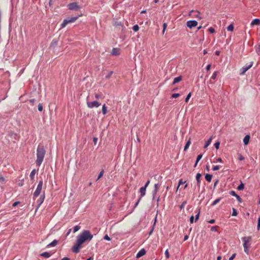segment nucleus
Here are the masks:
<instances>
[{"mask_svg": "<svg viewBox=\"0 0 260 260\" xmlns=\"http://www.w3.org/2000/svg\"><path fill=\"white\" fill-rule=\"evenodd\" d=\"M93 238L89 230H83L77 237L75 243L71 248L72 251L75 253L79 252L82 244L86 241H90Z\"/></svg>", "mask_w": 260, "mask_h": 260, "instance_id": "1", "label": "nucleus"}, {"mask_svg": "<svg viewBox=\"0 0 260 260\" xmlns=\"http://www.w3.org/2000/svg\"><path fill=\"white\" fill-rule=\"evenodd\" d=\"M46 151L43 146L39 145L37 149V160L36 161V165L39 167L42 163Z\"/></svg>", "mask_w": 260, "mask_h": 260, "instance_id": "2", "label": "nucleus"}, {"mask_svg": "<svg viewBox=\"0 0 260 260\" xmlns=\"http://www.w3.org/2000/svg\"><path fill=\"white\" fill-rule=\"evenodd\" d=\"M241 239L243 242L244 251L246 254H248L249 248L250 246V244L249 243L252 240V238L251 236L243 237Z\"/></svg>", "mask_w": 260, "mask_h": 260, "instance_id": "3", "label": "nucleus"}, {"mask_svg": "<svg viewBox=\"0 0 260 260\" xmlns=\"http://www.w3.org/2000/svg\"><path fill=\"white\" fill-rule=\"evenodd\" d=\"M81 15H79L78 16L72 17L71 18H67L63 20L62 23H61V27L64 28L65 27L67 24L69 23L74 22L77 19L79 18V16H81Z\"/></svg>", "mask_w": 260, "mask_h": 260, "instance_id": "4", "label": "nucleus"}, {"mask_svg": "<svg viewBox=\"0 0 260 260\" xmlns=\"http://www.w3.org/2000/svg\"><path fill=\"white\" fill-rule=\"evenodd\" d=\"M43 184V180H40L38 184L37 189L34 193L35 197H38L40 195L42 189Z\"/></svg>", "mask_w": 260, "mask_h": 260, "instance_id": "5", "label": "nucleus"}, {"mask_svg": "<svg viewBox=\"0 0 260 260\" xmlns=\"http://www.w3.org/2000/svg\"><path fill=\"white\" fill-rule=\"evenodd\" d=\"M101 105V104L98 101H93L92 102H87V106L89 108H93L94 107L98 108Z\"/></svg>", "mask_w": 260, "mask_h": 260, "instance_id": "6", "label": "nucleus"}, {"mask_svg": "<svg viewBox=\"0 0 260 260\" xmlns=\"http://www.w3.org/2000/svg\"><path fill=\"white\" fill-rule=\"evenodd\" d=\"M252 65H253V62H251L249 65L245 66L243 67V68H242L240 70L241 72H240V74L241 75H243L244 74H245L247 70H248L250 68L252 67Z\"/></svg>", "mask_w": 260, "mask_h": 260, "instance_id": "7", "label": "nucleus"}, {"mask_svg": "<svg viewBox=\"0 0 260 260\" xmlns=\"http://www.w3.org/2000/svg\"><path fill=\"white\" fill-rule=\"evenodd\" d=\"M186 25L187 27L191 28L193 27H196L198 25V22L196 20H189L187 21Z\"/></svg>", "mask_w": 260, "mask_h": 260, "instance_id": "8", "label": "nucleus"}, {"mask_svg": "<svg viewBox=\"0 0 260 260\" xmlns=\"http://www.w3.org/2000/svg\"><path fill=\"white\" fill-rule=\"evenodd\" d=\"M68 7L70 10H78L79 6L76 3H70L68 5Z\"/></svg>", "mask_w": 260, "mask_h": 260, "instance_id": "9", "label": "nucleus"}, {"mask_svg": "<svg viewBox=\"0 0 260 260\" xmlns=\"http://www.w3.org/2000/svg\"><path fill=\"white\" fill-rule=\"evenodd\" d=\"M146 253V251L144 248L141 249L138 251L136 255V258H139L144 256Z\"/></svg>", "mask_w": 260, "mask_h": 260, "instance_id": "10", "label": "nucleus"}, {"mask_svg": "<svg viewBox=\"0 0 260 260\" xmlns=\"http://www.w3.org/2000/svg\"><path fill=\"white\" fill-rule=\"evenodd\" d=\"M120 53V49L117 48H113L111 54L112 55H118Z\"/></svg>", "mask_w": 260, "mask_h": 260, "instance_id": "11", "label": "nucleus"}, {"mask_svg": "<svg viewBox=\"0 0 260 260\" xmlns=\"http://www.w3.org/2000/svg\"><path fill=\"white\" fill-rule=\"evenodd\" d=\"M51 255V253L47 251H45L40 254V256H43V257L46 258H49Z\"/></svg>", "mask_w": 260, "mask_h": 260, "instance_id": "12", "label": "nucleus"}, {"mask_svg": "<svg viewBox=\"0 0 260 260\" xmlns=\"http://www.w3.org/2000/svg\"><path fill=\"white\" fill-rule=\"evenodd\" d=\"M58 242V241L57 240H54L53 241H52L51 243H50L49 244L47 245V247H54L55 246Z\"/></svg>", "mask_w": 260, "mask_h": 260, "instance_id": "13", "label": "nucleus"}, {"mask_svg": "<svg viewBox=\"0 0 260 260\" xmlns=\"http://www.w3.org/2000/svg\"><path fill=\"white\" fill-rule=\"evenodd\" d=\"M201 174L200 173H197L196 175V180L197 181V185L199 187L200 186Z\"/></svg>", "mask_w": 260, "mask_h": 260, "instance_id": "14", "label": "nucleus"}, {"mask_svg": "<svg viewBox=\"0 0 260 260\" xmlns=\"http://www.w3.org/2000/svg\"><path fill=\"white\" fill-rule=\"evenodd\" d=\"M260 24V19H255L252 21L251 22V25H259Z\"/></svg>", "mask_w": 260, "mask_h": 260, "instance_id": "15", "label": "nucleus"}, {"mask_svg": "<svg viewBox=\"0 0 260 260\" xmlns=\"http://www.w3.org/2000/svg\"><path fill=\"white\" fill-rule=\"evenodd\" d=\"M250 140V136L249 135H246L243 139V143L244 145H246L249 143Z\"/></svg>", "mask_w": 260, "mask_h": 260, "instance_id": "16", "label": "nucleus"}, {"mask_svg": "<svg viewBox=\"0 0 260 260\" xmlns=\"http://www.w3.org/2000/svg\"><path fill=\"white\" fill-rule=\"evenodd\" d=\"M182 78L181 76L175 78L173 82V84H175L179 82L182 80Z\"/></svg>", "mask_w": 260, "mask_h": 260, "instance_id": "17", "label": "nucleus"}, {"mask_svg": "<svg viewBox=\"0 0 260 260\" xmlns=\"http://www.w3.org/2000/svg\"><path fill=\"white\" fill-rule=\"evenodd\" d=\"M146 188L144 187H142L140 189V192L141 193V196L143 197L145 195L146 193Z\"/></svg>", "mask_w": 260, "mask_h": 260, "instance_id": "18", "label": "nucleus"}, {"mask_svg": "<svg viewBox=\"0 0 260 260\" xmlns=\"http://www.w3.org/2000/svg\"><path fill=\"white\" fill-rule=\"evenodd\" d=\"M212 175H210V174H207L205 175V179H206V180L207 181L209 182H211V179H212Z\"/></svg>", "mask_w": 260, "mask_h": 260, "instance_id": "19", "label": "nucleus"}, {"mask_svg": "<svg viewBox=\"0 0 260 260\" xmlns=\"http://www.w3.org/2000/svg\"><path fill=\"white\" fill-rule=\"evenodd\" d=\"M212 137L210 138L208 140V141L206 142V143L205 144L204 148H206L208 147V146L211 144V143L212 142Z\"/></svg>", "mask_w": 260, "mask_h": 260, "instance_id": "20", "label": "nucleus"}, {"mask_svg": "<svg viewBox=\"0 0 260 260\" xmlns=\"http://www.w3.org/2000/svg\"><path fill=\"white\" fill-rule=\"evenodd\" d=\"M36 173V171L35 169H34L31 171L30 174V178L31 180H33L34 179L35 175Z\"/></svg>", "mask_w": 260, "mask_h": 260, "instance_id": "21", "label": "nucleus"}, {"mask_svg": "<svg viewBox=\"0 0 260 260\" xmlns=\"http://www.w3.org/2000/svg\"><path fill=\"white\" fill-rule=\"evenodd\" d=\"M202 156H203V155L202 154H199V155H198L197 156V160H196V163L194 164V167H196L198 162L200 160V159L202 158Z\"/></svg>", "mask_w": 260, "mask_h": 260, "instance_id": "22", "label": "nucleus"}, {"mask_svg": "<svg viewBox=\"0 0 260 260\" xmlns=\"http://www.w3.org/2000/svg\"><path fill=\"white\" fill-rule=\"evenodd\" d=\"M230 194L233 196H235V197H236V198L239 200L240 201V200L241 199L240 197H239V196H238V194H237L236 193V192L234 191H230Z\"/></svg>", "mask_w": 260, "mask_h": 260, "instance_id": "23", "label": "nucleus"}, {"mask_svg": "<svg viewBox=\"0 0 260 260\" xmlns=\"http://www.w3.org/2000/svg\"><path fill=\"white\" fill-rule=\"evenodd\" d=\"M190 139H189L188 140V141L186 142L185 146H184V151H186L188 148V147H189L190 145Z\"/></svg>", "mask_w": 260, "mask_h": 260, "instance_id": "24", "label": "nucleus"}, {"mask_svg": "<svg viewBox=\"0 0 260 260\" xmlns=\"http://www.w3.org/2000/svg\"><path fill=\"white\" fill-rule=\"evenodd\" d=\"M102 113L104 115H105L107 113V108L105 104H104L102 107Z\"/></svg>", "mask_w": 260, "mask_h": 260, "instance_id": "25", "label": "nucleus"}, {"mask_svg": "<svg viewBox=\"0 0 260 260\" xmlns=\"http://www.w3.org/2000/svg\"><path fill=\"white\" fill-rule=\"evenodd\" d=\"M219 228V226L216 225V226H212L211 227V231L212 232H217V229Z\"/></svg>", "mask_w": 260, "mask_h": 260, "instance_id": "26", "label": "nucleus"}, {"mask_svg": "<svg viewBox=\"0 0 260 260\" xmlns=\"http://www.w3.org/2000/svg\"><path fill=\"white\" fill-rule=\"evenodd\" d=\"M104 170H102L100 172V174H99V176H98V178H97V179H96V181H98V180H99L101 178H102V177H103V175H104Z\"/></svg>", "mask_w": 260, "mask_h": 260, "instance_id": "27", "label": "nucleus"}, {"mask_svg": "<svg viewBox=\"0 0 260 260\" xmlns=\"http://www.w3.org/2000/svg\"><path fill=\"white\" fill-rule=\"evenodd\" d=\"M244 188V185L243 183L241 182V183L238 186L237 189L239 190H242Z\"/></svg>", "mask_w": 260, "mask_h": 260, "instance_id": "28", "label": "nucleus"}, {"mask_svg": "<svg viewBox=\"0 0 260 260\" xmlns=\"http://www.w3.org/2000/svg\"><path fill=\"white\" fill-rule=\"evenodd\" d=\"M80 229V226L79 225H76L73 228V232L76 233L78 231H79Z\"/></svg>", "mask_w": 260, "mask_h": 260, "instance_id": "29", "label": "nucleus"}, {"mask_svg": "<svg viewBox=\"0 0 260 260\" xmlns=\"http://www.w3.org/2000/svg\"><path fill=\"white\" fill-rule=\"evenodd\" d=\"M218 72H214L213 74H212V76H211V80H215L216 78Z\"/></svg>", "mask_w": 260, "mask_h": 260, "instance_id": "30", "label": "nucleus"}, {"mask_svg": "<svg viewBox=\"0 0 260 260\" xmlns=\"http://www.w3.org/2000/svg\"><path fill=\"white\" fill-rule=\"evenodd\" d=\"M234 29V26L233 24H230L227 27V30L228 31H233Z\"/></svg>", "mask_w": 260, "mask_h": 260, "instance_id": "31", "label": "nucleus"}, {"mask_svg": "<svg viewBox=\"0 0 260 260\" xmlns=\"http://www.w3.org/2000/svg\"><path fill=\"white\" fill-rule=\"evenodd\" d=\"M187 202L184 201L180 206V210H182L184 209V207L186 205Z\"/></svg>", "mask_w": 260, "mask_h": 260, "instance_id": "32", "label": "nucleus"}, {"mask_svg": "<svg viewBox=\"0 0 260 260\" xmlns=\"http://www.w3.org/2000/svg\"><path fill=\"white\" fill-rule=\"evenodd\" d=\"M139 29V27L137 24L134 25L133 27V30L135 31H137Z\"/></svg>", "mask_w": 260, "mask_h": 260, "instance_id": "33", "label": "nucleus"}, {"mask_svg": "<svg viewBox=\"0 0 260 260\" xmlns=\"http://www.w3.org/2000/svg\"><path fill=\"white\" fill-rule=\"evenodd\" d=\"M103 239L105 240H107V241H111V238L107 235V234H106L104 236V238Z\"/></svg>", "mask_w": 260, "mask_h": 260, "instance_id": "34", "label": "nucleus"}, {"mask_svg": "<svg viewBox=\"0 0 260 260\" xmlns=\"http://www.w3.org/2000/svg\"><path fill=\"white\" fill-rule=\"evenodd\" d=\"M191 95V92H189L187 94V96H186V98H185V101L186 103H187L188 102V100H189Z\"/></svg>", "mask_w": 260, "mask_h": 260, "instance_id": "35", "label": "nucleus"}, {"mask_svg": "<svg viewBox=\"0 0 260 260\" xmlns=\"http://www.w3.org/2000/svg\"><path fill=\"white\" fill-rule=\"evenodd\" d=\"M260 229V216L258 218L257 220V230L259 231Z\"/></svg>", "mask_w": 260, "mask_h": 260, "instance_id": "36", "label": "nucleus"}, {"mask_svg": "<svg viewBox=\"0 0 260 260\" xmlns=\"http://www.w3.org/2000/svg\"><path fill=\"white\" fill-rule=\"evenodd\" d=\"M113 25L114 26H121V22L120 21H115L114 22Z\"/></svg>", "mask_w": 260, "mask_h": 260, "instance_id": "37", "label": "nucleus"}, {"mask_svg": "<svg viewBox=\"0 0 260 260\" xmlns=\"http://www.w3.org/2000/svg\"><path fill=\"white\" fill-rule=\"evenodd\" d=\"M167 27V24L166 23H164L163 24V29H162V34H164Z\"/></svg>", "mask_w": 260, "mask_h": 260, "instance_id": "38", "label": "nucleus"}, {"mask_svg": "<svg viewBox=\"0 0 260 260\" xmlns=\"http://www.w3.org/2000/svg\"><path fill=\"white\" fill-rule=\"evenodd\" d=\"M220 201V199H216L212 204V206H214L215 205H216V204H217L218 203H219Z\"/></svg>", "mask_w": 260, "mask_h": 260, "instance_id": "39", "label": "nucleus"}, {"mask_svg": "<svg viewBox=\"0 0 260 260\" xmlns=\"http://www.w3.org/2000/svg\"><path fill=\"white\" fill-rule=\"evenodd\" d=\"M185 182V181H183V180H182V179H180V180H179V184H178V186H177V190L178 189V188H179V186H180V185H181V184H182L184 183Z\"/></svg>", "mask_w": 260, "mask_h": 260, "instance_id": "40", "label": "nucleus"}, {"mask_svg": "<svg viewBox=\"0 0 260 260\" xmlns=\"http://www.w3.org/2000/svg\"><path fill=\"white\" fill-rule=\"evenodd\" d=\"M165 256L167 258H169L170 257V254H169V250L168 249H167L165 252Z\"/></svg>", "mask_w": 260, "mask_h": 260, "instance_id": "41", "label": "nucleus"}, {"mask_svg": "<svg viewBox=\"0 0 260 260\" xmlns=\"http://www.w3.org/2000/svg\"><path fill=\"white\" fill-rule=\"evenodd\" d=\"M200 212H198L197 214L196 215L194 222H197L198 220L200 217Z\"/></svg>", "mask_w": 260, "mask_h": 260, "instance_id": "42", "label": "nucleus"}, {"mask_svg": "<svg viewBox=\"0 0 260 260\" xmlns=\"http://www.w3.org/2000/svg\"><path fill=\"white\" fill-rule=\"evenodd\" d=\"M256 52L258 54L260 55V45H258L257 47L256 48Z\"/></svg>", "mask_w": 260, "mask_h": 260, "instance_id": "43", "label": "nucleus"}, {"mask_svg": "<svg viewBox=\"0 0 260 260\" xmlns=\"http://www.w3.org/2000/svg\"><path fill=\"white\" fill-rule=\"evenodd\" d=\"M219 145H220V142H218V141L216 142L214 144V146H215V147L216 148V149H219Z\"/></svg>", "mask_w": 260, "mask_h": 260, "instance_id": "44", "label": "nucleus"}, {"mask_svg": "<svg viewBox=\"0 0 260 260\" xmlns=\"http://www.w3.org/2000/svg\"><path fill=\"white\" fill-rule=\"evenodd\" d=\"M236 254H236V253H233V254L231 256V257H230V258H229V260H233V259L235 258V257H236Z\"/></svg>", "mask_w": 260, "mask_h": 260, "instance_id": "45", "label": "nucleus"}, {"mask_svg": "<svg viewBox=\"0 0 260 260\" xmlns=\"http://www.w3.org/2000/svg\"><path fill=\"white\" fill-rule=\"evenodd\" d=\"M245 159L244 157L241 154H238V159L240 160H243Z\"/></svg>", "mask_w": 260, "mask_h": 260, "instance_id": "46", "label": "nucleus"}, {"mask_svg": "<svg viewBox=\"0 0 260 260\" xmlns=\"http://www.w3.org/2000/svg\"><path fill=\"white\" fill-rule=\"evenodd\" d=\"M157 213L158 212H156V214L155 215V217L153 220V226H154L155 224H156V222L157 221Z\"/></svg>", "mask_w": 260, "mask_h": 260, "instance_id": "47", "label": "nucleus"}, {"mask_svg": "<svg viewBox=\"0 0 260 260\" xmlns=\"http://www.w3.org/2000/svg\"><path fill=\"white\" fill-rule=\"evenodd\" d=\"M179 96H180V94L179 93H173L172 95V98H177Z\"/></svg>", "mask_w": 260, "mask_h": 260, "instance_id": "48", "label": "nucleus"}, {"mask_svg": "<svg viewBox=\"0 0 260 260\" xmlns=\"http://www.w3.org/2000/svg\"><path fill=\"white\" fill-rule=\"evenodd\" d=\"M38 110L39 111H42L43 110V106L41 104H39L38 105Z\"/></svg>", "mask_w": 260, "mask_h": 260, "instance_id": "49", "label": "nucleus"}, {"mask_svg": "<svg viewBox=\"0 0 260 260\" xmlns=\"http://www.w3.org/2000/svg\"><path fill=\"white\" fill-rule=\"evenodd\" d=\"M189 221L190 223H193L194 221V216L193 215L190 217Z\"/></svg>", "mask_w": 260, "mask_h": 260, "instance_id": "50", "label": "nucleus"}, {"mask_svg": "<svg viewBox=\"0 0 260 260\" xmlns=\"http://www.w3.org/2000/svg\"><path fill=\"white\" fill-rule=\"evenodd\" d=\"M209 31L211 33V34H213L215 32V29L213 28V27H210L209 28Z\"/></svg>", "mask_w": 260, "mask_h": 260, "instance_id": "51", "label": "nucleus"}, {"mask_svg": "<svg viewBox=\"0 0 260 260\" xmlns=\"http://www.w3.org/2000/svg\"><path fill=\"white\" fill-rule=\"evenodd\" d=\"M113 71H110V73H109L108 75H107L106 76V78L107 79H109L110 78V77L111 76V75L113 74Z\"/></svg>", "mask_w": 260, "mask_h": 260, "instance_id": "52", "label": "nucleus"}, {"mask_svg": "<svg viewBox=\"0 0 260 260\" xmlns=\"http://www.w3.org/2000/svg\"><path fill=\"white\" fill-rule=\"evenodd\" d=\"M220 169V167L219 166H214L213 168V171H217Z\"/></svg>", "mask_w": 260, "mask_h": 260, "instance_id": "53", "label": "nucleus"}, {"mask_svg": "<svg viewBox=\"0 0 260 260\" xmlns=\"http://www.w3.org/2000/svg\"><path fill=\"white\" fill-rule=\"evenodd\" d=\"M158 187H159V185L158 184H155L154 185V191L156 192L157 191V190L158 189Z\"/></svg>", "mask_w": 260, "mask_h": 260, "instance_id": "54", "label": "nucleus"}, {"mask_svg": "<svg viewBox=\"0 0 260 260\" xmlns=\"http://www.w3.org/2000/svg\"><path fill=\"white\" fill-rule=\"evenodd\" d=\"M95 98L96 99H101L102 98V95L101 94H95Z\"/></svg>", "mask_w": 260, "mask_h": 260, "instance_id": "55", "label": "nucleus"}, {"mask_svg": "<svg viewBox=\"0 0 260 260\" xmlns=\"http://www.w3.org/2000/svg\"><path fill=\"white\" fill-rule=\"evenodd\" d=\"M208 222L210 223V224H213L215 222V220L214 219H212L209 221H208Z\"/></svg>", "mask_w": 260, "mask_h": 260, "instance_id": "56", "label": "nucleus"}, {"mask_svg": "<svg viewBox=\"0 0 260 260\" xmlns=\"http://www.w3.org/2000/svg\"><path fill=\"white\" fill-rule=\"evenodd\" d=\"M93 142H94V144L96 145V143H97V141H98V138H95V137H94L93 138Z\"/></svg>", "mask_w": 260, "mask_h": 260, "instance_id": "57", "label": "nucleus"}, {"mask_svg": "<svg viewBox=\"0 0 260 260\" xmlns=\"http://www.w3.org/2000/svg\"><path fill=\"white\" fill-rule=\"evenodd\" d=\"M150 183V180H148L147 181V182L146 183L145 185L144 186H143L144 187H145L146 188H147V187L148 186V185Z\"/></svg>", "mask_w": 260, "mask_h": 260, "instance_id": "58", "label": "nucleus"}, {"mask_svg": "<svg viewBox=\"0 0 260 260\" xmlns=\"http://www.w3.org/2000/svg\"><path fill=\"white\" fill-rule=\"evenodd\" d=\"M239 212H232V216H236L238 215Z\"/></svg>", "mask_w": 260, "mask_h": 260, "instance_id": "59", "label": "nucleus"}, {"mask_svg": "<svg viewBox=\"0 0 260 260\" xmlns=\"http://www.w3.org/2000/svg\"><path fill=\"white\" fill-rule=\"evenodd\" d=\"M196 13H197V14H196L195 15V17L196 18H198L199 19H201V17H200V16H199V12L198 11H197Z\"/></svg>", "mask_w": 260, "mask_h": 260, "instance_id": "60", "label": "nucleus"}, {"mask_svg": "<svg viewBox=\"0 0 260 260\" xmlns=\"http://www.w3.org/2000/svg\"><path fill=\"white\" fill-rule=\"evenodd\" d=\"M154 226H152V228H151V230H150V232H149V235H151V234H152V233H153V230H154Z\"/></svg>", "mask_w": 260, "mask_h": 260, "instance_id": "61", "label": "nucleus"}, {"mask_svg": "<svg viewBox=\"0 0 260 260\" xmlns=\"http://www.w3.org/2000/svg\"><path fill=\"white\" fill-rule=\"evenodd\" d=\"M219 182V180H216L215 181V182H214V188H215L216 187V186L217 185V184Z\"/></svg>", "mask_w": 260, "mask_h": 260, "instance_id": "62", "label": "nucleus"}, {"mask_svg": "<svg viewBox=\"0 0 260 260\" xmlns=\"http://www.w3.org/2000/svg\"><path fill=\"white\" fill-rule=\"evenodd\" d=\"M29 102L32 105L34 102L36 101L35 99H30L29 101Z\"/></svg>", "mask_w": 260, "mask_h": 260, "instance_id": "63", "label": "nucleus"}, {"mask_svg": "<svg viewBox=\"0 0 260 260\" xmlns=\"http://www.w3.org/2000/svg\"><path fill=\"white\" fill-rule=\"evenodd\" d=\"M61 260H70V258L68 257H64L61 259Z\"/></svg>", "mask_w": 260, "mask_h": 260, "instance_id": "64", "label": "nucleus"}]
</instances>
